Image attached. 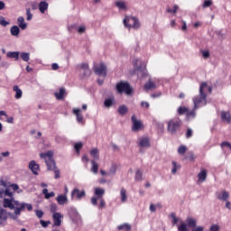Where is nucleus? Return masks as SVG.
<instances>
[{"label": "nucleus", "mask_w": 231, "mask_h": 231, "mask_svg": "<svg viewBox=\"0 0 231 231\" xmlns=\"http://www.w3.org/2000/svg\"><path fill=\"white\" fill-rule=\"evenodd\" d=\"M180 125L181 123L180 121L171 119L168 122V132H170L171 134H176Z\"/></svg>", "instance_id": "obj_7"}, {"label": "nucleus", "mask_w": 231, "mask_h": 231, "mask_svg": "<svg viewBox=\"0 0 231 231\" xmlns=\"http://www.w3.org/2000/svg\"><path fill=\"white\" fill-rule=\"evenodd\" d=\"M4 208H10V210H14L15 216H21V212L24 211L25 208L27 210H33V206L32 204H28L25 202H19V200H15L14 197L11 199H4Z\"/></svg>", "instance_id": "obj_1"}, {"label": "nucleus", "mask_w": 231, "mask_h": 231, "mask_svg": "<svg viewBox=\"0 0 231 231\" xmlns=\"http://www.w3.org/2000/svg\"><path fill=\"white\" fill-rule=\"evenodd\" d=\"M116 6L119 8V10H127V5L124 1L116 2Z\"/></svg>", "instance_id": "obj_33"}, {"label": "nucleus", "mask_w": 231, "mask_h": 231, "mask_svg": "<svg viewBox=\"0 0 231 231\" xmlns=\"http://www.w3.org/2000/svg\"><path fill=\"white\" fill-rule=\"evenodd\" d=\"M179 154H185L187 152V146L185 145H180L178 149Z\"/></svg>", "instance_id": "obj_43"}, {"label": "nucleus", "mask_w": 231, "mask_h": 231, "mask_svg": "<svg viewBox=\"0 0 231 231\" xmlns=\"http://www.w3.org/2000/svg\"><path fill=\"white\" fill-rule=\"evenodd\" d=\"M221 118L223 122H226V124H230L231 122V115L228 112H222Z\"/></svg>", "instance_id": "obj_25"}, {"label": "nucleus", "mask_w": 231, "mask_h": 231, "mask_svg": "<svg viewBox=\"0 0 231 231\" xmlns=\"http://www.w3.org/2000/svg\"><path fill=\"white\" fill-rule=\"evenodd\" d=\"M52 171H54L55 179L59 180V178H60V171H59L57 168H54Z\"/></svg>", "instance_id": "obj_51"}, {"label": "nucleus", "mask_w": 231, "mask_h": 231, "mask_svg": "<svg viewBox=\"0 0 231 231\" xmlns=\"http://www.w3.org/2000/svg\"><path fill=\"white\" fill-rule=\"evenodd\" d=\"M144 89H146V91H149L151 89H156V84H154V82L149 80L145 85H144Z\"/></svg>", "instance_id": "obj_30"}, {"label": "nucleus", "mask_w": 231, "mask_h": 231, "mask_svg": "<svg viewBox=\"0 0 231 231\" xmlns=\"http://www.w3.org/2000/svg\"><path fill=\"white\" fill-rule=\"evenodd\" d=\"M40 157L43 158V160H45V163L47 165L48 171H54V169L57 168L55 160H53V152L49 151L45 153H41Z\"/></svg>", "instance_id": "obj_3"}, {"label": "nucleus", "mask_w": 231, "mask_h": 231, "mask_svg": "<svg viewBox=\"0 0 231 231\" xmlns=\"http://www.w3.org/2000/svg\"><path fill=\"white\" fill-rule=\"evenodd\" d=\"M205 89H207V82H204L199 87V95L193 97L194 109H199L207 106V94H205Z\"/></svg>", "instance_id": "obj_2"}, {"label": "nucleus", "mask_w": 231, "mask_h": 231, "mask_svg": "<svg viewBox=\"0 0 231 231\" xmlns=\"http://www.w3.org/2000/svg\"><path fill=\"white\" fill-rule=\"evenodd\" d=\"M208 6H212V0H205L203 4V8H208Z\"/></svg>", "instance_id": "obj_50"}, {"label": "nucleus", "mask_w": 231, "mask_h": 231, "mask_svg": "<svg viewBox=\"0 0 231 231\" xmlns=\"http://www.w3.org/2000/svg\"><path fill=\"white\" fill-rule=\"evenodd\" d=\"M189 113V108L187 106H180L178 108L179 115H187Z\"/></svg>", "instance_id": "obj_37"}, {"label": "nucleus", "mask_w": 231, "mask_h": 231, "mask_svg": "<svg viewBox=\"0 0 231 231\" xmlns=\"http://www.w3.org/2000/svg\"><path fill=\"white\" fill-rule=\"evenodd\" d=\"M221 147H222V148H223V147H228V149H230V151H231V143H228V142H223V143H221Z\"/></svg>", "instance_id": "obj_58"}, {"label": "nucleus", "mask_w": 231, "mask_h": 231, "mask_svg": "<svg viewBox=\"0 0 231 231\" xmlns=\"http://www.w3.org/2000/svg\"><path fill=\"white\" fill-rule=\"evenodd\" d=\"M143 176V173L142 172V171L137 170L135 172V177H134L135 181H142Z\"/></svg>", "instance_id": "obj_38"}, {"label": "nucleus", "mask_w": 231, "mask_h": 231, "mask_svg": "<svg viewBox=\"0 0 231 231\" xmlns=\"http://www.w3.org/2000/svg\"><path fill=\"white\" fill-rule=\"evenodd\" d=\"M94 71H95V74L98 75L99 77H106L107 67H106L104 63H101L94 67Z\"/></svg>", "instance_id": "obj_9"}, {"label": "nucleus", "mask_w": 231, "mask_h": 231, "mask_svg": "<svg viewBox=\"0 0 231 231\" xmlns=\"http://www.w3.org/2000/svg\"><path fill=\"white\" fill-rule=\"evenodd\" d=\"M127 111L128 108L125 106V105H122L121 106H119L118 108V113L119 115H121L122 116H124V115H127Z\"/></svg>", "instance_id": "obj_35"}, {"label": "nucleus", "mask_w": 231, "mask_h": 231, "mask_svg": "<svg viewBox=\"0 0 231 231\" xmlns=\"http://www.w3.org/2000/svg\"><path fill=\"white\" fill-rule=\"evenodd\" d=\"M117 228H118V230L131 231L132 226H131V225L125 223V224L118 226Z\"/></svg>", "instance_id": "obj_34"}, {"label": "nucleus", "mask_w": 231, "mask_h": 231, "mask_svg": "<svg viewBox=\"0 0 231 231\" xmlns=\"http://www.w3.org/2000/svg\"><path fill=\"white\" fill-rule=\"evenodd\" d=\"M26 15H27V21H32L33 19V14H32V11L30 8L26 9Z\"/></svg>", "instance_id": "obj_45"}, {"label": "nucleus", "mask_w": 231, "mask_h": 231, "mask_svg": "<svg viewBox=\"0 0 231 231\" xmlns=\"http://www.w3.org/2000/svg\"><path fill=\"white\" fill-rule=\"evenodd\" d=\"M82 143H75V145H74V149H75V151L77 152H80V150L82 149Z\"/></svg>", "instance_id": "obj_48"}, {"label": "nucleus", "mask_w": 231, "mask_h": 231, "mask_svg": "<svg viewBox=\"0 0 231 231\" xmlns=\"http://www.w3.org/2000/svg\"><path fill=\"white\" fill-rule=\"evenodd\" d=\"M139 146H141L143 149H149L151 147V140L147 137H142L139 140Z\"/></svg>", "instance_id": "obj_14"}, {"label": "nucleus", "mask_w": 231, "mask_h": 231, "mask_svg": "<svg viewBox=\"0 0 231 231\" xmlns=\"http://www.w3.org/2000/svg\"><path fill=\"white\" fill-rule=\"evenodd\" d=\"M7 215H6V211L5 209H3L2 208H0V225L1 226H5V223H6V219H7Z\"/></svg>", "instance_id": "obj_18"}, {"label": "nucleus", "mask_w": 231, "mask_h": 231, "mask_svg": "<svg viewBox=\"0 0 231 231\" xmlns=\"http://www.w3.org/2000/svg\"><path fill=\"white\" fill-rule=\"evenodd\" d=\"M50 210H51V214H58L57 210H59V207L55 203L51 204Z\"/></svg>", "instance_id": "obj_39"}, {"label": "nucleus", "mask_w": 231, "mask_h": 231, "mask_svg": "<svg viewBox=\"0 0 231 231\" xmlns=\"http://www.w3.org/2000/svg\"><path fill=\"white\" fill-rule=\"evenodd\" d=\"M132 122H133L132 131H134V133H138V131H140L143 127L142 121H139L138 119H136V116H132Z\"/></svg>", "instance_id": "obj_10"}, {"label": "nucleus", "mask_w": 231, "mask_h": 231, "mask_svg": "<svg viewBox=\"0 0 231 231\" xmlns=\"http://www.w3.org/2000/svg\"><path fill=\"white\" fill-rule=\"evenodd\" d=\"M201 53L204 59H208V57H210V51H202Z\"/></svg>", "instance_id": "obj_52"}, {"label": "nucleus", "mask_w": 231, "mask_h": 231, "mask_svg": "<svg viewBox=\"0 0 231 231\" xmlns=\"http://www.w3.org/2000/svg\"><path fill=\"white\" fill-rule=\"evenodd\" d=\"M7 196L8 198H14V193L10 191V188H5V190L3 191V195Z\"/></svg>", "instance_id": "obj_41"}, {"label": "nucleus", "mask_w": 231, "mask_h": 231, "mask_svg": "<svg viewBox=\"0 0 231 231\" xmlns=\"http://www.w3.org/2000/svg\"><path fill=\"white\" fill-rule=\"evenodd\" d=\"M40 224L42 225V226L43 228H47L48 225H50V222H49V221L46 222V221H44V220H40Z\"/></svg>", "instance_id": "obj_59"}, {"label": "nucleus", "mask_w": 231, "mask_h": 231, "mask_svg": "<svg viewBox=\"0 0 231 231\" xmlns=\"http://www.w3.org/2000/svg\"><path fill=\"white\" fill-rule=\"evenodd\" d=\"M10 33L13 35V37H19V33H21V29H19V26L14 25L12 26L10 29Z\"/></svg>", "instance_id": "obj_23"}, {"label": "nucleus", "mask_w": 231, "mask_h": 231, "mask_svg": "<svg viewBox=\"0 0 231 231\" xmlns=\"http://www.w3.org/2000/svg\"><path fill=\"white\" fill-rule=\"evenodd\" d=\"M20 57L23 62H28L30 60V52H22Z\"/></svg>", "instance_id": "obj_36"}, {"label": "nucleus", "mask_w": 231, "mask_h": 231, "mask_svg": "<svg viewBox=\"0 0 231 231\" xmlns=\"http://www.w3.org/2000/svg\"><path fill=\"white\" fill-rule=\"evenodd\" d=\"M187 118L190 119V118H196V111L192 110V111H189L187 112Z\"/></svg>", "instance_id": "obj_44"}, {"label": "nucleus", "mask_w": 231, "mask_h": 231, "mask_svg": "<svg viewBox=\"0 0 231 231\" xmlns=\"http://www.w3.org/2000/svg\"><path fill=\"white\" fill-rule=\"evenodd\" d=\"M39 164L35 161H31L29 163V169L35 175L39 174Z\"/></svg>", "instance_id": "obj_17"}, {"label": "nucleus", "mask_w": 231, "mask_h": 231, "mask_svg": "<svg viewBox=\"0 0 231 231\" xmlns=\"http://www.w3.org/2000/svg\"><path fill=\"white\" fill-rule=\"evenodd\" d=\"M221 227L217 224H214L209 227V231H219Z\"/></svg>", "instance_id": "obj_46"}, {"label": "nucleus", "mask_w": 231, "mask_h": 231, "mask_svg": "<svg viewBox=\"0 0 231 231\" xmlns=\"http://www.w3.org/2000/svg\"><path fill=\"white\" fill-rule=\"evenodd\" d=\"M56 201L58 205L63 206L68 205L69 203V199H68V195L60 194L56 198Z\"/></svg>", "instance_id": "obj_13"}, {"label": "nucleus", "mask_w": 231, "mask_h": 231, "mask_svg": "<svg viewBox=\"0 0 231 231\" xmlns=\"http://www.w3.org/2000/svg\"><path fill=\"white\" fill-rule=\"evenodd\" d=\"M79 33H84L86 32V26H81L78 29Z\"/></svg>", "instance_id": "obj_63"}, {"label": "nucleus", "mask_w": 231, "mask_h": 231, "mask_svg": "<svg viewBox=\"0 0 231 231\" xmlns=\"http://www.w3.org/2000/svg\"><path fill=\"white\" fill-rule=\"evenodd\" d=\"M226 208H228V210H231V202L228 200L226 201Z\"/></svg>", "instance_id": "obj_64"}, {"label": "nucleus", "mask_w": 231, "mask_h": 231, "mask_svg": "<svg viewBox=\"0 0 231 231\" xmlns=\"http://www.w3.org/2000/svg\"><path fill=\"white\" fill-rule=\"evenodd\" d=\"M120 195H121L122 203H125V201H127V190H125V189L122 188L120 190Z\"/></svg>", "instance_id": "obj_31"}, {"label": "nucleus", "mask_w": 231, "mask_h": 231, "mask_svg": "<svg viewBox=\"0 0 231 231\" xmlns=\"http://www.w3.org/2000/svg\"><path fill=\"white\" fill-rule=\"evenodd\" d=\"M91 164V172H93V174H98V163H97L95 160H92Z\"/></svg>", "instance_id": "obj_32"}, {"label": "nucleus", "mask_w": 231, "mask_h": 231, "mask_svg": "<svg viewBox=\"0 0 231 231\" xmlns=\"http://www.w3.org/2000/svg\"><path fill=\"white\" fill-rule=\"evenodd\" d=\"M62 217H64L62 216V214H60V213H54L52 215L53 226H60V225H62Z\"/></svg>", "instance_id": "obj_12"}, {"label": "nucleus", "mask_w": 231, "mask_h": 231, "mask_svg": "<svg viewBox=\"0 0 231 231\" xmlns=\"http://www.w3.org/2000/svg\"><path fill=\"white\" fill-rule=\"evenodd\" d=\"M73 114L76 116L77 122H79V124H84V116H82V111L79 108H74Z\"/></svg>", "instance_id": "obj_15"}, {"label": "nucleus", "mask_w": 231, "mask_h": 231, "mask_svg": "<svg viewBox=\"0 0 231 231\" xmlns=\"http://www.w3.org/2000/svg\"><path fill=\"white\" fill-rule=\"evenodd\" d=\"M66 94V89L64 88H60L59 92H56L54 95L57 100H62L64 98V95Z\"/></svg>", "instance_id": "obj_27"}, {"label": "nucleus", "mask_w": 231, "mask_h": 231, "mask_svg": "<svg viewBox=\"0 0 231 231\" xmlns=\"http://www.w3.org/2000/svg\"><path fill=\"white\" fill-rule=\"evenodd\" d=\"M116 164H113L111 167H110V170L108 171V174H112L113 176H115V174H116Z\"/></svg>", "instance_id": "obj_42"}, {"label": "nucleus", "mask_w": 231, "mask_h": 231, "mask_svg": "<svg viewBox=\"0 0 231 231\" xmlns=\"http://www.w3.org/2000/svg\"><path fill=\"white\" fill-rule=\"evenodd\" d=\"M116 89L119 95H122V93H125V95H133V88H131V85L127 81H120L116 84Z\"/></svg>", "instance_id": "obj_4"}, {"label": "nucleus", "mask_w": 231, "mask_h": 231, "mask_svg": "<svg viewBox=\"0 0 231 231\" xmlns=\"http://www.w3.org/2000/svg\"><path fill=\"white\" fill-rule=\"evenodd\" d=\"M0 24L1 26H8V24H10V22H6L4 16H0Z\"/></svg>", "instance_id": "obj_47"}, {"label": "nucleus", "mask_w": 231, "mask_h": 231, "mask_svg": "<svg viewBox=\"0 0 231 231\" xmlns=\"http://www.w3.org/2000/svg\"><path fill=\"white\" fill-rule=\"evenodd\" d=\"M20 55V51H9L6 53V57H8V59H14V60H19Z\"/></svg>", "instance_id": "obj_22"}, {"label": "nucleus", "mask_w": 231, "mask_h": 231, "mask_svg": "<svg viewBox=\"0 0 231 231\" xmlns=\"http://www.w3.org/2000/svg\"><path fill=\"white\" fill-rule=\"evenodd\" d=\"M141 106L145 107V109H149V107H150L149 102H147V101L141 102Z\"/></svg>", "instance_id": "obj_57"}, {"label": "nucleus", "mask_w": 231, "mask_h": 231, "mask_svg": "<svg viewBox=\"0 0 231 231\" xmlns=\"http://www.w3.org/2000/svg\"><path fill=\"white\" fill-rule=\"evenodd\" d=\"M178 8H179L178 5H175L173 6V9L168 8L167 12H168V14H176L178 12Z\"/></svg>", "instance_id": "obj_49"}, {"label": "nucleus", "mask_w": 231, "mask_h": 231, "mask_svg": "<svg viewBox=\"0 0 231 231\" xmlns=\"http://www.w3.org/2000/svg\"><path fill=\"white\" fill-rule=\"evenodd\" d=\"M186 223L187 227L189 226V228H194L193 230H196V228H198V226H196L198 225V220L196 218L187 217Z\"/></svg>", "instance_id": "obj_16"}, {"label": "nucleus", "mask_w": 231, "mask_h": 231, "mask_svg": "<svg viewBox=\"0 0 231 231\" xmlns=\"http://www.w3.org/2000/svg\"><path fill=\"white\" fill-rule=\"evenodd\" d=\"M95 196L91 198V203L94 207H97L98 205V199H102L104 198V194H106V189L102 188H96Z\"/></svg>", "instance_id": "obj_6"}, {"label": "nucleus", "mask_w": 231, "mask_h": 231, "mask_svg": "<svg viewBox=\"0 0 231 231\" xmlns=\"http://www.w3.org/2000/svg\"><path fill=\"white\" fill-rule=\"evenodd\" d=\"M30 5L32 7V10H37V8H39V5L37 4V2H31Z\"/></svg>", "instance_id": "obj_54"}, {"label": "nucleus", "mask_w": 231, "mask_h": 231, "mask_svg": "<svg viewBox=\"0 0 231 231\" xmlns=\"http://www.w3.org/2000/svg\"><path fill=\"white\" fill-rule=\"evenodd\" d=\"M100 200V204L98 206V208H106V201L104 200V199H99Z\"/></svg>", "instance_id": "obj_56"}, {"label": "nucleus", "mask_w": 231, "mask_h": 231, "mask_svg": "<svg viewBox=\"0 0 231 231\" xmlns=\"http://www.w3.org/2000/svg\"><path fill=\"white\" fill-rule=\"evenodd\" d=\"M70 198L71 199H77V201H80L81 199H84V198H86V190H80L79 188H75L71 191Z\"/></svg>", "instance_id": "obj_8"}, {"label": "nucleus", "mask_w": 231, "mask_h": 231, "mask_svg": "<svg viewBox=\"0 0 231 231\" xmlns=\"http://www.w3.org/2000/svg\"><path fill=\"white\" fill-rule=\"evenodd\" d=\"M90 155L94 160H100V152L98 151V148H94L90 152Z\"/></svg>", "instance_id": "obj_28"}, {"label": "nucleus", "mask_w": 231, "mask_h": 231, "mask_svg": "<svg viewBox=\"0 0 231 231\" xmlns=\"http://www.w3.org/2000/svg\"><path fill=\"white\" fill-rule=\"evenodd\" d=\"M192 136V130L190 128H188L186 133V138H191Z\"/></svg>", "instance_id": "obj_61"}, {"label": "nucleus", "mask_w": 231, "mask_h": 231, "mask_svg": "<svg viewBox=\"0 0 231 231\" xmlns=\"http://www.w3.org/2000/svg\"><path fill=\"white\" fill-rule=\"evenodd\" d=\"M199 180L203 183V181H205V180H207V170H202L199 174Z\"/></svg>", "instance_id": "obj_29"}, {"label": "nucleus", "mask_w": 231, "mask_h": 231, "mask_svg": "<svg viewBox=\"0 0 231 231\" xmlns=\"http://www.w3.org/2000/svg\"><path fill=\"white\" fill-rule=\"evenodd\" d=\"M171 165H172V169H171V173L172 174H176V172H178V169H180V166H178V164L176 163V162H171Z\"/></svg>", "instance_id": "obj_40"}, {"label": "nucleus", "mask_w": 231, "mask_h": 231, "mask_svg": "<svg viewBox=\"0 0 231 231\" xmlns=\"http://www.w3.org/2000/svg\"><path fill=\"white\" fill-rule=\"evenodd\" d=\"M35 213H36L37 217H39V219H41V217H42V216H44V212H42V210H41V209L40 210L36 209Z\"/></svg>", "instance_id": "obj_53"}, {"label": "nucleus", "mask_w": 231, "mask_h": 231, "mask_svg": "<svg viewBox=\"0 0 231 231\" xmlns=\"http://www.w3.org/2000/svg\"><path fill=\"white\" fill-rule=\"evenodd\" d=\"M171 217L173 219V221H172L173 225H177L178 221H180V219L176 217V214L171 213Z\"/></svg>", "instance_id": "obj_55"}, {"label": "nucleus", "mask_w": 231, "mask_h": 231, "mask_svg": "<svg viewBox=\"0 0 231 231\" xmlns=\"http://www.w3.org/2000/svg\"><path fill=\"white\" fill-rule=\"evenodd\" d=\"M150 211L151 212H156V205L151 204L150 205Z\"/></svg>", "instance_id": "obj_62"}, {"label": "nucleus", "mask_w": 231, "mask_h": 231, "mask_svg": "<svg viewBox=\"0 0 231 231\" xmlns=\"http://www.w3.org/2000/svg\"><path fill=\"white\" fill-rule=\"evenodd\" d=\"M123 23L126 28H133L134 30H139L140 26H142L140 20L134 16H126Z\"/></svg>", "instance_id": "obj_5"}, {"label": "nucleus", "mask_w": 231, "mask_h": 231, "mask_svg": "<svg viewBox=\"0 0 231 231\" xmlns=\"http://www.w3.org/2000/svg\"><path fill=\"white\" fill-rule=\"evenodd\" d=\"M216 198L217 199H219V201H228L230 193H228L226 190L218 191L216 192Z\"/></svg>", "instance_id": "obj_11"}, {"label": "nucleus", "mask_w": 231, "mask_h": 231, "mask_svg": "<svg viewBox=\"0 0 231 231\" xmlns=\"http://www.w3.org/2000/svg\"><path fill=\"white\" fill-rule=\"evenodd\" d=\"M48 6H49L48 2H46V1L40 2L38 8H39L41 14H46V12L48 11Z\"/></svg>", "instance_id": "obj_19"}, {"label": "nucleus", "mask_w": 231, "mask_h": 231, "mask_svg": "<svg viewBox=\"0 0 231 231\" xmlns=\"http://www.w3.org/2000/svg\"><path fill=\"white\" fill-rule=\"evenodd\" d=\"M13 90L15 92L14 98H16V100L23 98V90L19 88V86L15 85Z\"/></svg>", "instance_id": "obj_21"}, {"label": "nucleus", "mask_w": 231, "mask_h": 231, "mask_svg": "<svg viewBox=\"0 0 231 231\" xmlns=\"http://www.w3.org/2000/svg\"><path fill=\"white\" fill-rule=\"evenodd\" d=\"M17 23H18V26H19V28H21V30H26V28H28V24L26 23V22H24V17L19 16L17 18Z\"/></svg>", "instance_id": "obj_20"}, {"label": "nucleus", "mask_w": 231, "mask_h": 231, "mask_svg": "<svg viewBox=\"0 0 231 231\" xmlns=\"http://www.w3.org/2000/svg\"><path fill=\"white\" fill-rule=\"evenodd\" d=\"M188 159L191 160V162H192V161L196 160V156L194 155V153L192 152H189V155H188Z\"/></svg>", "instance_id": "obj_60"}, {"label": "nucleus", "mask_w": 231, "mask_h": 231, "mask_svg": "<svg viewBox=\"0 0 231 231\" xmlns=\"http://www.w3.org/2000/svg\"><path fill=\"white\" fill-rule=\"evenodd\" d=\"M113 104H115V97H110L108 98H106L104 102V106L105 107H112Z\"/></svg>", "instance_id": "obj_26"}, {"label": "nucleus", "mask_w": 231, "mask_h": 231, "mask_svg": "<svg viewBox=\"0 0 231 231\" xmlns=\"http://www.w3.org/2000/svg\"><path fill=\"white\" fill-rule=\"evenodd\" d=\"M81 69L84 71V77H89L91 75V70L89 69V65L88 63H82Z\"/></svg>", "instance_id": "obj_24"}]
</instances>
